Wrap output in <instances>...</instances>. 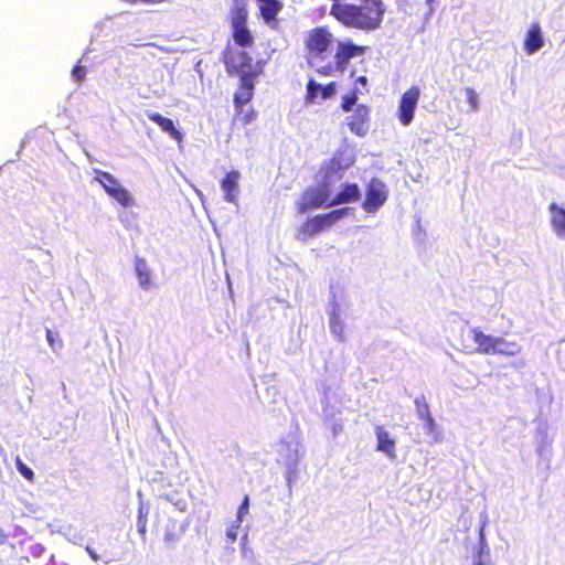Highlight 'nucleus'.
<instances>
[{
  "instance_id": "nucleus-12",
  "label": "nucleus",
  "mask_w": 565,
  "mask_h": 565,
  "mask_svg": "<svg viewBox=\"0 0 565 565\" xmlns=\"http://www.w3.org/2000/svg\"><path fill=\"white\" fill-rule=\"evenodd\" d=\"M256 78L257 77L239 78L241 84L233 96L234 109L236 113H241L242 107L253 99Z\"/></svg>"
},
{
  "instance_id": "nucleus-26",
  "label": "nucleus",
  "mask_w": 565,
  "mask_h": 565,
  "mask_svg": "<svg viewBox=\"0 0 565 565\" xmlns=\"http://www.w3.org/2000/svg\"><path fill=\"white\" fill-rule=\"evenodd\" d=\"M257 115L258 114L255 108L249 107L245 110L244 107H242L241 113L235 111L234 119L237 120L242 126H246L256 120Z\"/></svg>"
},
{
  "instance_id": "nucleus-20",
  "label": "nucleus",
  "mask_w": 565,
  "mask_h": 565,
  "mask_svg": "<svg viewBox=\"0 0 565 565\" xmlns=\"http://www.w3.org/2000/svg\"><path fill=\"white\" fill-rule=\"evenodd\" d=\"M551 212V224L558 236H565V209L556 203L548 205Z\"/></svg>"
},
{
  "instance_id": "nucleus-28",
  "label": "nucleus",
  "mask_w": 565,
  "mask_h": 565,
  "mask_svg": "<svg viewBox=\"0 0 565 565\" xmlns=\"http://www.w3.org/2000/svg\"><path fill=\"white\" fill-rule=\"evenodd\" d=\"M415 406H416V412H417V415L420 419H424L426 417H428L430 414V409H429V405L425 398V396H418L415 398Z\"/></svg>"
},
{
  "instance_id": "nucleus-23",
  "label": "nucleus",
  "mask_w": 565,
  "mask_h": 565,
  "mask_svg": "<svg viewBox=\"0 0 565 565\" xmlns=\"http://www.w3.org/2000/svg\"><path fill=\"white\" fill-rule=\"evenodd\" d=\"M234 42L242 47H249L254 44L253 35L247 26L234 28L232 32Z\"/></svg>"
},
{
  "instance_id": "nucleus-1",
  "label": "nucleus",
  "mask_w": 565,
  "mask_h": 565,
  "mask_svg": "<svg viewBox=\"0 0 565 565\" xmlns=\"http://www.w3.org/2000/svg\"><path fill=\"white\" fill-rule=\"evenodd\" d=\"M382 0H349L333 2L330 14L341 24L362 31L377 30L384 18Z\"/></svg>"
},
{
  "instance_id": "nucleus-13",
  "label": "nucleus",
  "mask_w": 565,
  "mask_h": 565,
  "mask_svg": "<svg viewBox=\"0 0 565 565\" xmlns=\"http://www.w3.org/2000/svg\"><path fill=\"white\" fill-rule=\"evenodd\" d=\"M470 333L473 342L476 343L475 352L486 355L494 354V345L498 337L486 334L479 327L472 328Z\"/></svg>"
},
{
  "instance_id": "nucleus-7",
  "label": "nucleus",
  "mask_w": 565,
  "mask_h": 565,
  "mask_svg": "<svg viewBox=\"0 0 565 565\" xmlns=\"http://www.w3.org/2000/svg\"><path fill=\"white\" fill-rule=\"evenodd\" d=\"M95 180L104 188L105 192L120 205L127 207L134 203L129 191L125 189L111 173L96 169Z\"/></svg>"
},
{
  "instance_id": "nucleus-3",
  "label": "nucleus",
  "mask_w": 565,
  "mask_h": 565,
  "mask_svg": "<svg viewBox=\"0 0 565 565\" xmlns=\"http://www.w3.org/2000/svg\"><path fill=\"white\" fill-rule=\"evenodd\" d=\"M222 62L230 76L258 77L259 71L254 66L252 56L242 50L226 46L222 52Z\"/></svg>"
},
{
  "instance_id": "nucleus-10",
  "label": "nucleus",
  "mask_w": 565,
  "mask_h": 565,
  "mask_svg": "<svg viewBox=\"0 0 565 565\" xmlns=\"http://www.w3.org/2000/svg\"><path fill=\"white\" fill-rule=\"evenodd\" d=\"M347 125L349 130L358 136L364 137L367 135L371 126V108L366 104H359L353 109L352 114L347 117Z\"/></svg>"
},
{
  "instance_id": "nucleus-22",
  "label": "nucleus",
  "mask_w": 565,
  "mask_h": 565,
  "mask_svg": "<svg viewBox=\"0 0 565 565\" xmlns=\"http://www.w3.org/2000/svg\"><path fill=\"white\" fill-rule=\"evenodd\" d=\"M494 350V354L509 358L518 355L521 352V347L516 342L507 341L504 338L498 337Z\"/></svg>"
},
{
  "instance_id": "nucleus-11",
  "label": "nucleus",
  "mask_w": 565,
  "mask_h": 565,
  "mask_svg": "<svg viewBox=\"0 0 565 565\" xmlns=\"http://www.w3.org/2000/svg\"><path fill=\"white\" fill-rule=\"evenodd\" d=\"M337 92V83L330 82L326 85H320L315 79H309L306 85V103L315 104L320 96L321 99L331 98Z\"/></svg>"
},
{
  "instance_id": "nucleus-31",
  "label": "nucleus",
  "mask_w": 565,
  "mask_h": 565,
  "mask_svg": "<svg viewBox=\"0 0 565 565\" xmlns=\"http://www.w3.org/2000/svg\"><path fill=\"white\" fill-rule=\"evenodd\" d=\"M18 471L29 481L34 479V472L31 468H29L25 463H23L20 459L17 460Z\"/></svg>"
},
{
  "instance_id": "nucleus-24",
  "label": "nucleus",
  "mask_w": 565,
  "mask_h": 565,
  "mask_svg": "<svg viewBox=\"0 0 565 565\" xmlns=\"http://www.w3.org/2000/svg\"><path fill=\"white\" fill-rule=\"evenodd\" d=\"M149 509L143 503H140L137 511V531L142 539L146 537L147 522H148Z\"/></svg>"
},
{
  "instance_id": "nucleus-25",
  "label": "nucleus",
  "mask_w": 565,
  "mask_h": 565,
  "mask_svg": "<svg viewBox=\"0 0 565 565\" xmlns=\"http://www.w3.org/2000/svg\"><path fill=\"white\" fill-rule=\"evenodd\" d=\"M360 94L356 88H353L348 94L343 95L340 104L341 109L345 113L353 110V106L356 104Z\"/></svg>"
},
{
  "instance_id": "nucleus-39",
  "label": "nucleus",
  "mask_w": 565,
  "mask_h": 565,
  "mask_svg": "<svg viewBox=\"0 0 565 565\" xmlns=\"http://www.w3.org/2000/svg\"><path fill=\"white\" fill-rule=\"evenodd\" d=\"M355 83L362 85L363 87H366L369 81H367L366 76L361 75V76L356 77Z\"/></svg>"
},
{
  "instance_id": "nucleus-5",
  "label": "nucleus",
  "mask_w": 565,
  "mask_h": 565,
  "mask_svg": "<svg viewBox=\"0 0 565 565\" xmlns=\"http://www.w3.org/2000/svg\"><path fill=\"white\" fill-rule=\"evenodd\" d=\"M331 206L329 186L327 183H321L317 186H309L301 192L296 203V212L302 215L311 210Z\"/></svg>"
},
{
  "instance_id": "nucleus-18",
  "label": "nucleus",
  "mask_w": 565,
  "mask_h": 565,
  "mask_svg": "<svg viewBox=\"0 0 565 565\" xmlns=\"http://www.w3.org/2000/svg\"><path fill=\"white\" fill-rule=\"evenodd\" d=\"M147 117L157 124L164 132L169 134L175 141L182 140V134L174 127L170 118L162 116L159 113H148Z\"/></svg>"
},
{
  "instance_id": "nucleus-38",
  "label": "nucleus",
  "mask_w": 565,
  "mask_h": 565,
  "mask_svg": "<svg viewBox=\"0 0 565 565\" xmlns=\"http://www.w3.org/2000/svg\"><path fill=\"white\" fill-rule=\"evenodd\" d=\"M163 0H140V2L148 3V4H156V3H160ZM125 2L135 4V3L139 2V0H125Z\"/></svg>"
},
{
  "instance_id": "nucleus-6",
  "label": "nucleus",
  "mask_w": 565,
  "mask_h": 565,
  "mask_svg": "<svg viewBox=\"0 0 565 565\" xmlns=\"http://www.w3.org/2000/svg\"><path fill=\"white\" fill-rule=\"evenodd\" d=\"M332 41V33L328 29L318 26L310 30L305 39V47L307 50L308 60L310 62L315 60H324L326 53L331 46Z\"/></svg>"
},
{
  "instance_id": "nucleus-2",
  "label": "nucleus",
  "mask_w": 565,
  "mask_h": 565,
  "mask_svg": "<svg viewBox=\"0 0 565 565\" xmlns=\"http://www.w3.org/2000/svg\"><path fill=\"white\" fill-rule=\"evenodd\" d=\"M349 207H342L307 217L297 227L296 238L300 242H307L323 232H328L347 215Z\"/></svg>"
},
{
  "instance_id": "nucleus-21",
  "label": "nucleus",
  "mask_w": 565,
  "mask_h": 565,
  "mask_svg": "<svg viewBox=\"0 0 565 565\" xmlns=\"http://www.w3.org/2000/svg\"><path fill=\"white\" fill-rule=\"evenodd\" d=\"M376 438H377V450H381L388 455L390 457L395 456V441L390 438L387 431L383 429V427H376L375 429Z\"/></svg>"
},
{
  "instance_id": "nucleus-4",
  "label": "nucleus",
  "mask_w": 565,
  "mask_h": 565,
  "mask_svg": "<svg viewBox=\"0 0 565 565\" xmlns=\"http://www.w3.org/2000/svg\"><path fill=\"white\" fill-rule=\"evenodd\" d=\"M366 46L354 44L350 41L339 42L334 54V62L327 63L316 70L322 76H331L335 73H343L351 58L361 56L366 52Z\"/></svg>"
},
{
  "instance_id": "nucleus-29",
  "label": "nucleus",
  "mask_w": 565,
  "mask_h": 565,
  "mask_svg": "<svg viewBox=\"0 0 565 565\" xmlns=\"http://www.w3.org/2000/svg\"><path fill=\"white\" fill-rule=\"evenodd\" d=\"M465 93L469 104V111H477L479 109V96L477 92L471 87H467L465 88Z\"/></svg>"
},
{
  "instance_id": "nucleus-16",
  "label": "nucleus",
  "mask_w": 565,
  "mask_h": 565,
  "mask_svg": "<svg viewBox=\"0 0 565 565\" xmlns=\"http://www.w3.org/2000/svg\"><path fill=\"white\" fill-rule=\"evenodd\" d=\"M544 45L542 30L539 23H532L524 39V51L531 55Z\"/></svg>"
},
{
  "instance_id": "nucleus-30",
  "label": "nucleus",
  "mask_w": 565,
  "mask_h": 565,
  "mask_svg": "<svg viewBox=\"0 0 565 565\" xmlns=\"http://www.w3.org/2000/svg\"><path fill=\"white\" fill-rule=\"evenodd\" d=\"M489 559V550L484 543L483 535L481 534V540L478 550V556L475 562V565H486V562Z\"/></svg>"
},
{
  "instance_id": "nucleus-14",
  "label": "nucleus",
  "mask_w": 565,
  "mask_h": 565,
  "mask_svg": "<svg viewBox=\"0 0 565 565\" xmlns=\"http://www.w3.org/2000/svg\"><path fill=\"white\" fill-rule=\"evenodd\" d=\"M241 174L237 170H231L221 180V189L224 192V200L230 203H234L237 200L238 194V181Z\"/></svg>"
},
{
  "instance_id": "nucleus-33",
  "label": "nucleus",
  "mask_w": 565,
  "mask_h": 565,
  "mask_svg": "<svg viewBox=\"0 0 565 565\" xmlns=\"http://www.w3.org/2000/svg\"><path fill=\"white\" fill-rule=\"evenodd\" d=\"M72 75L76 82H82L86 76V68L81 65H75L72 70Z\"/></svg>"
},
{
  "instance_id": "nucleus-41",
  "label": "nucleus",
  "mask_w": 565,
  "mask_h": 565,
  "mask_svg": "<svg viewBox=\"0 0 565 565\" xmlns=\"http://www.w3.org/2000/svg\"><path fill=\"white\" fill-rule=\"evenodd\" d=\"M87 551H88L89 555H90L95 561H97V559H98L97 555H95V554H94V553H93L88 547H87Z\"/></svg>"
},
{
  "instance_id": "nucleus-17",
  "label": "nucleus",
  "mask_w": 565,
  "mask_h": 565,
  "mask_svg": "<svg viewBox=\"0 0 565 565\" xmlns=\"http://www.w3.org/2000/svg\"><path fill=\"white\" fill-rule=\"evenodd\" d=\"M135 273L139 282V286L143 290H148L153 287L152 273L147 262L142 257H136L135 259Z\"/></svg>"
},
{
  "instance_id": "nucleus-27",
  "label": "nucleus",
  "mask_w": 565,
  "mask_h": 565,
  "mask_svg": "<svg viewBox=\"0 0 565 565\" xmlns=\"http://www.w3.org/2000/svg\"><path fill=\"white\" fill-rule=\"evenodd\" d=\"M247 11L244 7H236L232 12V29L246 26Z\"/></svg>"
},
{
  "instance_id": "nucleus-15",
  "label": "nucleus",
  "mask_w": 565,
  "mask_h": 565,
  "mask_svg": "<svg viewBox=\"0 0 565 565\" xmlns=\"http://www.w3.org/2000/svg\"><path fill=\"white\" fill-rule=\"evenodd\" d=\"M360 188L356 183H343L337 195L331 199L332 206L359 201Z\"/></svg>"
},
{
  "instance_id": "nucleus-8",
  "label": "nucleus",
  "mask_w": 565,
  "mask_h": 565,
  "mask_svg": "<svg viewBox=\"0 0 565 565\" xmlns=\"http://www.w3.org/2000/svg\"><path fill=\"white\" fill-rule=\"evenodd\" d=\"M420 97V89L418 86H411L404 92L398 100L397 119L403 126H409L414 120L415 110Z\"/></svg>"
},
{
  "instance_id": "nucleus-40",
  "label": "nucleus",
  "mask_w": 565,
  "mask_h": 565,
  "mask_svg": "<svg viewBox=\"0 0 565 565\" xmlns=\"http://www.w3.org/2000/svg\"><path fill=\"white\" fill-rule=\"evenodd\" d=\"M426 2L429 4V7H430L429 11L431 12L434 10L433 4L435 2H438V0H426Z\"/></svg>"
},
{
  "instance_id": "nucleus-35",
  "label": "nucleus",
  "mask_w": 565,
  "mask_h": 565,
  "mask_svg": "<svg viewBox=\"0 0 565 565\" xmlns=\"http://www.w3.org/2000/svg\"><path fill=\"white\" fill-rule=\"evenodd\" d=\"M425 422V427L428 433H434L436 429L435 420L431 415L423 419Z\"/></svg>"
},
{
  "instance_id": "nucleus-42",
  "label": "nucleus",
  "mask_w": 565,
  "mask_h": 565,
  "mask_svg": "<svg viewBox=\"0 0 565 565\" xmlns=\"http://www.w3.org/2000/svg\"><path fill=\"white\" fill-rule=\"evenodd\" d=\"M339 328H337V331H341L342 330V326H338Z\"/></svg>"
},
{
  "instance_id": "nucleus-34",
  "label": "nucleus",
  "mask_w": 565,
  "mask_h": 565,
  "mask_svg": "<svg viewBox=\"0 0 565 565\" xmlns=\"http://www.w3.org/2000/svg\"><path fill=\"white\" fill-rule=\"evenodd\" d=\"M44 546L41 543H32L29 547V552L32 557L38 558L44 553Z\"/></svg>"
},
{
  "instance_id": "nucleus-37",
  "label": "nucleus",
  "mask_w": 565,
  "mask_h": 565,
  "mask_svg": "<svg viewBox=\"0 0 565 565\" xmlns=\"http://www.w3.org/2000/svg\"><path fill=\"white\" fill-rule=\"evenodd\" d=\"M347 167H349V164H345L344 167H342V166L340 164V160H339V158H337V157H333V158L330 160V169H331L332 171H337V170H339V169L347 168Z\"/></svg>"
},
{
  "instance_id": "nucleus-36",
  "label": "nucleus",
  "mask_w": 565,
  "mask_h": 565,
  "mask_svg": "<svg viewBox=\"0 0 565 565\" xmlns=\"http://www.w3.org/2000/svg\"><path fill=\"white\" fill-rule=\"evenodd\" d=\"M248 512V495H245L243 502L238 508V516L241 518L243 514Z\"/></svg>"
},
{
  "instance_id": "nucleus-19",
  "label": "nucleus",
  "mask_w": 565,
  "mask_h": 565,
  "mask_svg": "<svg viewBox=\"0 0 565 565\" xmlns=\"http://www.w3.org/2000/svg\"><path fill=\"white\" fill-rule=\"evenodd\" d=\"M260 17L267 22L276 21L278 12L282 6L279 0H257Z\"/></svg>"
},
{
  "instance_id": "nucleus-32",
  "label": "nucleus",
  "mask_w": 565,
  "mask_h": 565,
  "mask_svg": "<svg viewBox=\"0 0 565 565\" xmlns=\"http://www.w3.org/2000/svg\"><path fill=\"white\" fill-rule=\"evenodd\" d=\"M46 339L53 350L62 347V340L52 330H46Z\"/></svg>"
},
{
  "instance_id": "nucleus-43",
  "label": "nucleus",
  "mask_w": 565,
  "mask_h": 565,
  "mask_svg": "<svg viewBox=\"0 0 565 565\" xmlns=\"http://www.w3.org/2000/svg\"><path fill=\"white\" fill-rule=\"evenodd\" d=\"M339 328H337V331H341L342 330V326H338Z\"/></svg>"
},
{
  "instance_id": "nucleus-9",
  "label": "nucleus",
  "mask_w": 565,
  "mask_h": 565,
  "mask_svg": "<svg viewBox=\"0 0 565 565\" xmlns=\"http://www.w3.org/2000/svg\"><path fill=\"white\" fill-rule=\"evenodd\" d=\"M387 192L382 181L372 179L365 189V199L362 202V209L369 213L374 214L386 202Z\"/></svg>"
}]
</instances>
